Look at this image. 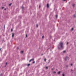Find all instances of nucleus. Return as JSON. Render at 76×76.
Listing matches in <instances>:
<instances>
[{"label": "nucleus", "instance_id": "obj_1", "mask_svg": "<svg viewBox=\"0 0 76 76\" xmlns=\"http://www.w3.org/2000/svg\"><path fill=\"white\" fill-rule=\"evenodd\" d=\"M63 42H60L59 43V45H58L59 49H61L59 47V46H61V48H63Z\"/></svg>", "mask_w": 76, "mask_h": 76}, {"label": "nucleus", "instance_id": "obj_2", "mask_svg": "<svg viewBox=\"0 0 76 76\" xmlns=\"http://www.w3.org/2000/svg\"><path fill=\"white\" fill-rule=\"evenodd\" d=\"M34 59H32L29 61V62H31V61H34Z\"/></svg>", "mask_w": 76, "mask_h": 76}, {"label": "nucleus", "instance_id": "obj_3", "mask_svg": "<svg viewBox=\"0 0 76 76\" xmlns=\"http://www.w3.org/2000/svg\"><path fill=\"white\" fill-rule=\"evenodd\" d=\"M12 34V37L13 38V37H14V33H13Z\"/></svg>", "mask_w": 76, "mask_h": 76}, {"label": "nucleus", "instance_id": "obj_4", "mask_svg": "<svg viewBox=\"0 0 76 76\" xmlns=\"http://www.w3.org/2000/svg\"><path fill=\"white\" fill-rule=\"evenodd\" d=\"M47 7L48 8L49 7V4H47Z\"/></svg>", "mask_w": 76, "mask_h": 76}, {"label": "nucleus", "instance_id": "obj_5", "mask_svg": "<svg viewBox=\"0 0 76 76\" xmlns=\"http://www.w3.org/2000/svg\"><path fill=\"white\" fill-rule=\"evenodd\" d=\"M60 73H61L60 71H59V72H58V74H60Z\"/></svg>", "mask_w": 76, "mask_h": 76}, {"label": "nucleus", "instance_id": "obj_6", "mask_svg": "<svg viewBox=\"0 0 76 76\" xmlns=\"http://www.w3.org/2000/svg\"><path fill=\"white\" fill-rule=\"evenodd\" d=\"M12 3H10V4H9V5H10V6H11V5H12Z\"/></svg>", "mask_w": 76, "mask_h": 76}, {"label": "nucleus", "instance_id": "obj_7", "mask_svg": "<svg viewBox=\"0 0 76 76\" xmlns=\"http://www.w3.org/2000/svg\"><path fill=\"white\" fill-rule=\"evenodd\" d=\"M73 7H75V4H73Z\"/></svg>", "mask_w": 76, "mask_h": 76}, {"label": "nucleus", "instance_id": "obj_8", "mask_svg": "<svg viewBox=\"0 0 76 76\" xmlns=\"http://www.w3.org/2000/svg\"><path fill=\"white\" fill-rule=\"evenodd\" d=\"M44 61H45V62L46 61V58H45V59Z\"/></svg>", "mask_w": 76, "mask_h": 76}, {"label": "nucleus", "instance_id": "obj_9", "mask_svg": "<svg viewBox=\"0 0 76 76\" xmlns=\"http://www.w3.org/2000/svg\"><path fill=\"white\" fill-rule=\"evenodd\" d=\"M28 66H30V64H28L27 65Z\"/></svg>", "mask_w": 76, "mask_h": 76}, {"label": "nucleus", "instance_id": "obj_10", "mask_svg": "<svg viewBox=\"0 0 76 76\" xmlns=\"http://www.w3.org/2000/svg\"><path fill=\"white\" fill-rule=\"evenodd\" d=\"M46 68V69H48V66H47Z\"/></svg>", "mask_w": 76, "mask_h": 76}, {"label": "nucleus", "instance_id": "obj_11", "mask_svg": "<svg viewBox=\"0 0 76 76\" xmlns=\"http://www.w3.org/2000/svg\"><path fill=\"white\" fill-rule=\"evenodd\" d=\"M53 73H56V72H55V71L53 72Z\"/></svg>", "mask_w": 76, "mask_h": 76}, {"label": "nucleus", "instance_id": "obj_12", "mask_svg": "<svg viewBox=\"0 0 76 76\" xmlns=\"http://www.w3.org/2000/svg\"><path fill=\"white\" fill-rule=\"evenodd\" d=\"M71 30L72 31H73V28H72Z\"/></svg>", "mask_w": 76, "mask_h": 76}, {"label": "nucleus", "instance_id": "obj_13", "mask_svg": "<svg viewBox=\"0 0 76 76\" xmlns=\"http://www.w3.org/2000/svg\"><path fill=\"white\" fill-rule=\"evenodd\" d=\"M63 53H66V51L65 50H64L63 51Z\"/></svg>", "mask_w": 76, "mask_h": 76}, {"label": "nucleus", "instance_id": "obj_14", "mask_svg": "<svg viewBox=\"0 0 76 76\" xmlns=\"http://www.w3.org/2000/svg\"><path fill=\"white\" fill-rule=\"evenodd\" d=\"M21 53H23V51H21Z\"/></svg>", "mask_w": 76, "mask_h": 76}, {"label": "nucleus", "instance_id": "obj_15", "mask_svg": "<svg viewBox=\"0 0 76 76\" xmlns=\"http://www.w3.org/2000/svg\"><path fill=\"white\" fill-rule=\"evenodd\" d=\"M41 7V5H39V8L40 9V8Z\"/></svg>", "mask_w": 76, "mask_h": 76}, {"label": "nucleus", "instance_id": "obj_16", "mask_svg": "<svg viewBox=\"0 0 76 76\" xmlns=\"http://www.w3.org/2000/svg\"><path fill=\"white\" fill-rule=\"evenodd\" d=\"M11 32H12V31H13V29H11Z\"/></svg>", "mask_w": 76, "mask_h": 76}, {"label": "nucleus", "instance_id": "obj_17", "mask_svg": "<svg viewBox=\"0 0 76 76\" xmlns=\"http://www.w3.org/2000/svg\"><path fill=\"white\" fill-rule=\"evenodd\" d=\"M58 17V16L57 15H56V18H57Z\"/></svg>", "mask_w": 76, "mask_h": 76}, {"label": "nucleus", "instance_id": "obj_18", "mask_svg": "<svg viewBox=\"0 0 76 76\" xmlns=\"http://www.w3.org/2000/svg\"><path fill=\"white\" fill-rule=\"evenodd\" d=\"M33 64H34V63H35V61H34L33 62Z\"/></svg>", "mask_w": 76, "mask_h": 76}, {"label": "nucleus", "instance_id": "obj_19", "mask_svg": "<svg viewBox=\"0 0 76 76\" xmlns=\"http://www.w3.org/2000/svg\"><path fill=\"white\" fill-rule=\"evenodd\" d=\"M26 37H28V36L27 35V34L26 35Z\"/></svg>", "mask_w": 76, "mask_h": 76}, {"label": "nucleus", "instance_id": "obj_20", "mask_svg": "<svg viewBox=\"0 0 76 76\" xmlns=\"http://www.w3.org/2000/svg\"><path fill=\"white\" fill-rule=\"evenodd\" d=\"M63 76H64V74H63Z\"/></svg>", "mask_w": 76, "mask_h": 76}, {"label": "nucleus", "instance_id": "obj_21", "mask_svg": "<svg viewBox=\"0 0 76 76\" xmlns=\"http://www.w3.org/2000/svg\"><path fill=\"white\" fill-rule=\"evenodd\" d=\"M37 27L38 28V24H37Z\"/></svg>", "mask_w": 76, "mask_h": 76}, {"label": "nucleus", "instance_id": "obj_22", "mask_svg": "<svg viewBox=\"0 0 76 76\" xmlns=\"http://www.w3.org/2000/svg\"><path fill=\"white\" fill-rule=\"evenodd\" d=\"M17 50H18V49H19V47H17Z\"/></svg>", "mask_w": 76, "mask_h": 76}, {"label": "nucleus", "instance_id": "obj_23", "mask_svg": "<svg viewBox=\"0 0 76 76\" xmlns=\"http://www.w3.org/2000/svg\"><path fill=\"white\" fill-rule=\"evenodd\" d=\"M67 57H66V59H65V61H66V59H67Z\"/></svg>", "mask_w": 76, "mask_h": 76}, {"label": "nucleus", "instance_id": "obj_24", "mask_svg": "<svg viewBox=\"0 0 76 76\" xmlns=\"http://www.w3.org/2000/svg\"><path fill=\"white\" fill-rule=\"evenodd\" d=\"M73 65V64H71V66H72Z\"/></svg>", "mask_w": 76, "mask_h": 76}, {"label": "nucleus", "instance_id": "obj_25", "mask_svg": "<svg viewBox=\"0 0 76 76\" xmlns=\"http://www.w3.org/2000/svg\"><path fill=\"white\" fill-rule=\"evenodd\" d=\"M44 36H42V38H44Z\"/></svg>", "mask_w": 76, "mask_h": 76}, {"label": "nucleus", "instance_id": "obj_26", "mask_svg": "<svg viewBox=\"0 0 76 76\" xmlns=\"http://www.w3.org/2000/svg\"><path fill=\"white\" fill-rule=\"evenodd\" d=\"M4 7H2V9H4Z\"/></svg>", "mask_w": 76, "mask_h": 76}, {"label": "nucleus", "instance_id": "obj_27", "mask_svg": "<svg viewBox=\"0 0 76 76\" xmlns=\"http://www.w3.org/2000/svg\"><path fill=\"white\" fill-rule=\"evenodd\" d=\"M74 17H76V16H75V15H74Z\"/></svg>", "mask_w": 76, "mask_h": 76}, {"label": "nucleus", "instance_id": "obj_28", "mask_svg": "<svg viewBox=\"0 0 76 76\" xmlns=\"http://www.w3.org/2000/svg\"><path fill=\"white\" fill-rule=\"evenodd\" d=\"M69 44V43L68 42H67V44Z\"/></svg>", "mask_w": 76, "mask_h": 76}, {"label": "nucleus", "instance_id": "obj_29", "mask_svg": "<svg viewBox=\"0 0 76 76\" xmlns=\"http://www.w3.org/2000/svg\"><path fill=\"white\" fill-rule=\"evenodd\" d=\"M23 10V7H22Z\"/></svg>", "mask_w": 76, "mask_h": 76}, {"label": "nucleus", "instance_id": "obj_30", "mask_svg": "<svg viewBox=\"0 0 76 76\" xmlns=\"http://www.w3.org/2000/svg\"><path fill=\"white\" fill-rule=\"evenodd\" d=\"M6 10V8H5V9H4V10Z\"/></svg>", "mask_w": 76, "mask_h": 76}, {"label": "nucleus", "instance_id": "obj_31", "mask_svg": "<svg viewBox=\"0 0 76 76\" xmlns=\"http://www.w3.org/2000/svg\"><path fill=\"white\" fill-rule=\"evenodd\" d=\"M7 63H6V65H7Z\"/></svg>", "mask_w": 76, "mask_h": 76}, {"label": "nucleus", "instance_id": "obj_32", "mask_svg": "<svg viewBox=\"0 0 76 76\" xmlns=\"http://www.w3.org/2000/svg\"><path fill=\"white\" fill-rule=\"evenodd\" d=\"M66 0H63V1H66Z\"/></svg>", "mask_w": 76, "mask_h": 76}, {"label": "nucleus", "instance_id": "obj_33", "mask_svg": "<svg viewBox=\"0 0 76 76\" xmlns=\"http://www.w3.org/2000/svg\"><path fill=\"white\" fill-rule=\"evenodd\" d=\"M1 49L0 48V50H1Z\"/></svg>", "mask_w": 76, "mask_h": 76}, {"label": "nucleus", "instance_id": "obj_34", "mask_svg": "<svg viewBox=\"0 0 76 76\" xmlns=\"http://www.w3.org/2000/svg\"><path fill=\"white\" fill-rule=\"evenodd\" d=\"M43 54H42V55H43Z\"/></svg>", "mask_w": 76, "mask_h": 76}, {"label": "nucleus", "instance_id": "obj_35", "mask_svg": "<svg viewBox=\"0 0 76 76\" xmlns=\"http://www.w3.org/2000/svg\"><path fill=\"white\" fill-rule=\"evenodd\" d=\"M66 67H68V66H66Z\"/></svg>", "mask_w": 76, "mask_h": 76}, {"label": "nucleus", "instance_id": "obj_36", "mask_svg": "<svg viewBox=\"0 0 76 76\" xmlns=\"http://www.w3.org/2000/svg\"><path fill=\"white\" fill-rule=\"evenodd\" d=\"M4 28H5V26H4Z\"/></svg>", "mask_w": 76, "mask_h": 76}, {"label": "nucleus", "instance_id": "obj_37", "mask_svg": "<svg viewBox=\"0 0 76 76\" xmlns=\"http://www.w3.org/2000/svg\"><path fill=\"white\" fill-rule=\"evenodd\" d=\"M72 69H71V71H72Z\"/></svg>", "mask_w": 76, "mask_h": 76}, {"label": "nucleus", "instance_id": "obj_38", "mask_svg": "<svg viewBox=\"0 0 76 76\" xmlns=\"http://www.w3.org/2000/svg\"><path fill=\"white\" fill-rule=\"evenodd\" d=\"M1 75H2V74H1Z\"/></svg>", "mask_w": 76, "mask_h": 76}, {"label": "nucleus", "instance_id": "obj_39", "mask_svg": "<svg viewBox=\"0 0 76 76\" xmlns=\"http://www.w3.org/2000/svg\"><path fill=\"white\" fill-rule=\"evenodd\" d=\"M52 70H53V69H52Z\"/></svg>", "mask_w": 76, "mask_h": 76}]
</instances>
